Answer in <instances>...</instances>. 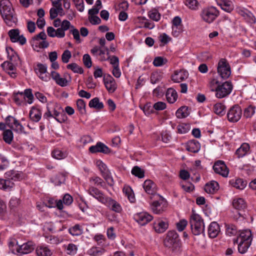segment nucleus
<instances>
[{"label":"nucleus","mask_w":256,"mask_h":256,"mask_svg":"<svg viewBox=\"0 0 256 256\" xmlns=\"http://www.w3.org/2000/svg\"><path fill=\"white\" fill-rule=\"evenodd\" d=\"M0 13L8 26H12L16 24L17 18L9 0H2L0 2Z\"/></svg>","instance_id":"f257e3e1"},{"label":"nucleus","mask_w":256,"mask_h":256,"mask_svg":"<svg viewBox=\"0 0 256 256\" xmlns=\"http://www.w3.org/2000/svg\"><path fill=\"white\" fill-rule=\"evenodd\" d=\"M165 247L170 248L173 252H178L182 246V243L178 234L175 230L168 231L164 240Z\"/></svg>","instance_id":"f03ea898"},{"label":"nucleus","mask_w":256,"mask_h":256,"mask_svg":"<svg viewBox=\"0 0 256 256\" xmlns=\"http://www.w3.org/2000/svg\"><path fill=\"white\" fill-rule=\"evenodd\" d=\"M190 223L192 232L194 235L198 236L204 233V220L199 214L193 213L190 216Z\"/></svg>","instance_id":"7ed1b4c3"},{"label":"nucleus","mask_w":256,"mask_h":256,"mask_svg":"<svg viewBox=\"0 0 256 256\" xmlns=\"http://www.w3.org/2000/svg\"><path fill=\"white\" fill-rule=\"evenodd\" d=\"M9 61H5L1 64V66L6 72L14 71L16 68V66L19 60L18 54L11 48H6Z\"/></svg>","instance_id":"20e7f679"},{"label":"nucleus","mask_w":256,"mask_h":256,"mask_svg":"<svg viewBox=\"0 0 256 256\" xmlns=\"http://www.w3.org/2000/svg\"><path fill=\"white\" fill-rule=\"evenodd\" d=\"M232 84L230 82L226 81L222 84H218L215 89L212 88V91L215 92V96L217 98H222L226 97L230 94L232 90Z\"/></svg>","instance_id":"39448f33"},{"label":"nucleus","mask_w":256,"mask_h":256,"mask_svg":"<svg viewBox=\"0 0 256 256\" xmlns=\"http://www.w3.org/2000/svg\"><path fill=\"white\" fill-rule=\"evenodd\" d=\"M218 15V10L213 6L204 8L200 14L202 19L208 24L212 23Z\"/></svg>","instance_id":"423d86ee"},{"label":"nucleus","mask_w":256,"mask_h":256,"mask_svg":"<svg viewBox=\"0 0 256 256\" xmlns=\"http://www.w3.org/2000/svg\"><path fill=\"white\" fill-rule=\"evenodd\" d=\"M7 179L4 180L5 190L10 188L14 186V182L12 180H22L24 176L22 172L10 170L6 173Z\"/></svg>","instance_id":"0eeeda50"},{"label":"nucleus","mask_w":256,"mask_h":256,"mask_svg":"<svg viewBox=\"0 0 256 256\" xmlns=\"http://www.w3.org/2000/svg\"><path fill=\"white\" fill-rule=\"evenodd\" d=\"M217 70L219 76L222 79L228 78L231 74L230 66L224 58H222L220 60Z\"/></svg>","instance_id":"6e6552de"},{"label":"nucleus","mask_w":256,"mask_h":256,"mask_svg":"<svg viewBox=\"0 0 256 256\" xmlns=\"http://www.w3.org/2000/svg\"><path fill=\"white\" fill-rule=\"evenodd\" d=\"M242 114L241 108L238 104H235L228 110L227 117L230 122H236L240 120Z\"/></svg>","instance_id":"1a4fd4ad"},{"label":"nucleus","mask_w":256,"mask_h":256,"mask_svg":"<svg viewBox=\"0 0 256 256\" xmlns=\"http://www.w3.org/2000/svg\"><path fill=\"white\" fill-rule=\"evenodd\" d=\"M213 169L214 172L222 176L223 177H227L229 170L224 162L218 160L214 164Z\"/></svg>","instance_id":"9d476101"},{"label":"nucleus","mask_w":256,"mask_h":256,"mask_svg":"<svg viewBox=\"0 0 256 256\" xmlns=\"http://www.w3.org/2000/svg\"><path fill=\"white\" fill-rule=\"evenodd\" d=\"M34 72L42 80L48 82L50 79L48 75L47 66L46 64H38L34 68Z\"/></svg>","instance_id":"9b49d317"},{"label":"nucleus","mask_w":256,"mask_h":256,"mask_svg":"<svg viewBox=\"0 0 256 256\" xmlns=\"http://www.w3.org/2000/svg\"><path fill=\"white\" fill-rule=\"evenodd\" d=\"M143 188L147 194L156 196V198H162L161 196L156 194V185L151 180H145L143 184Z\"/></svg>","instance_id":"f8f14e48"},{"label":"nucleus","mask_w":256,"mask_h":256,"mask_svg":"<svg viewBox=\"0 0 256 256\" xmlns=\"http://www.w3.org/2000/svg\"><path fill=\"white\" fill-rule=\"evenodd\" d=\"M159 200L154 201L151 204V208L156 214H160L164 211L166 206V204L162 197Z\"/></svg>","instance_id":"ddd939ff"},{"label":"nucleus","mask_w":256,"mask_h":256,"mask_svg":"<svg viewBox=\"0 0 256 256\" xmlns=\"http://www.w3.org/2000/svg\"><path fill=\"white\" fill-rule=\"evenodd\" d=\"M88 194L94 198L98 200L102 204L106 202V200L108 197L105 196L104 194L98 189L94 186H91L88 190Z\"/></svg>","instance_id":"4468645a"},{"label":"nucleus","mask_w":256,"mask_h":256,"mask_svg":"<svg viewBox=\"0 0 256 256\" xmlns=\"http://www.w3.org/2000/svg\"><path fill=\"white\" fill-rule=\"evenodd\" d=\"M134 220L141 226H144L151 221L152 216L146 212L137 213L134 215Z\"/></svg>","instance_id":"2eb2a0df"},{"label":"nucleus","mask_w":256,"mask_h":256,"mask_svg":"<svg viewBox=\"0 0 256 256\" xmlns=\"http://www.w3.org/2000/svg\"><path fill=\"white\" fill-rule=\"evenodd\" d=\"M89 151L92 154L102 152L105 154L110 152V148L104 144L98 142L96 145L90 147Z\"/></svg>","instance_id":"dca6fc26"},{"label":"nucleus","mask_w":256,"mask_h":256,"mask_svg":"<svg viewBox=\"0 0 256 256\" xmlns=\"http://www.w3.org/2000/svg\"><path fill=\"white\" fill-rule=\"evenodd\" d=\"M104 82L106 90L109 92H114L116 88V84L114 79L110 76L104 78Z\"/></svg>","instance_id":"f3484780"},{"label":"nucleus","mask_w":256,"mask_h":256,"mask_svg":"<svg viewBox=\"0 0 256 256\" xmlns=\"http://www.w3.org/2000/svg\"><path fill=\"white\" fill-rule=\"evenodd\" d=\"M188 72L185 70L175 71L174 74L172 76V80L174 82H180L188 78Z\"/></svg>","instance_id":"a211bd4d"},{"label":"nucleus","mask_w":256,"mask_h":256,"mask_svg":"<svg viewBox=\"0 0 256 256\" xmlns=\"http://www.w3.org/2000/svg\"><path fill=\"white\" fill-rule=\"evenodd\" d=\"M34 248L32 242H28L22 245L18 246L16 248L18 252L22 254H27L32 252Z\"/></svg>","instance_id":"6ab92c4d"},{"label":"nucleus","mask_w":256,"mask_h":256,"mask_svg":"<svg viewBox=\"0 0 256 256\" xmlns=\"http://www.w3.org/2000/svg\"><path fill=\"white\" fill-rule=\"evenodd\" d=\"M104 204L110 208L111 210L116 212H120L122 210L120 205L117 202L110 198L108 197L106 200V202Z\"/></svg>","instance_id":"aec40b11"},{"label":"nucleus","mask_w":256,"mask_h":256,"mask_svg":"<svg viewBox=\"0 0 256 256\" xmlns=\"http://www.w3.org/2000/svg\"><path fill=\"white\" fill-rule=\"evenodd\" d=\"M220 232V228L216 222H212L209 226L208 228V234L210 238H214L216 237Z\"/></svg>","instance_id":"412c9836"},{"label":"nucleus","mask_w":256,"mask_h":256,"mask_svg":"<svg viewBox=\"0 0 256 256\" xmlns=\"http://www.w3.org/2000/svg\"><path fill=\"white\" fill-rule=\"evenodd\" d=\"M29 116L32 121L38 122L41 119L42 112L39 108L33 106L30 112Z\"/></svg>","instance_id":"4be33fe9"},{"label":"nucleus","mask_w":256,"mask_h":256,"mask_svg":"<svg viewBox=\"0 0 256 256\" xmlns=\"http://www.w3.org/2000/svg\"><path fill=\"white\" fill-rule=\"evenodd\" d=\"M219 184L216 181L207 183L204 186V190L208 194H214L218 190Z\"/></svg>","instance_id":"5701e85b"},{"label":"nucleus","mask_w":256,"mask_h":256,"mask_svg":"<svg viewBox=\"0 0 256 256\" xmlns=\"http://www.w3.org/2000/svg\"><path fill=\"white\" fill-rule=\"evenodd\" d=\"M51 76L54 80L58 85L61 86H65L67 85L68 80L66 78H62L60 76V74L56 72L52 71L50 74Z\"/></svg>","instance_id":"b1692460"},{"label":"nucleus","mask_w":256,"mask_h":256,"mask_svg":"<svg viewBox=\"0 0 256 256\" xmlns=\"http://www.w3.org/2000/svg\"><path fill=\"white\" fill-rule=\"evenodd\" d=\"M229 183L232 186L239 190H243L247 184V182L242 178L231 180Z\"/></svg>","instance_id":"393cba45"},{"label":"nucleus","mask_w":256,"mask_h":256,"mask_svg":"<svg viewBox=\"0 0 256 256\" xmlns=\"http://www.w3.org/2000/svg\"><path fill=\"white\" fill-rule=\"evenodd\" d=\"M200 143L196 140H190L186 146V150L190 152L196 153L200 150Z\"/></svg>","instance_id":"a878e982"},{"label":"nucleus","mask_w":256,"mask_h":256,"mask_svg":"<svg viewBox=\"0 0 256 256\" xmlns=\"http://www.w3.org/2000/svg\"><path fill=\"white\" fill-rule=\"evenodd\" d=\"M222 8L228 12H230L234 10L232 3L230 0H217Z\"/></svg>","instance_id":"bb28decb"},{"label":"nucleus","mask_w":256,"mask_h":256,"mask_svg":"<svg viewBox=\"0 0 256 256\" xmlns=\"http://www.w3.org/2000/svg\"><path fill=\"white\" fill-rule=\"evenodd\" d=\"M166 97L168 102L173 104L178 98L177 92L174 89L170 88L166 91Z\"/></svg>","instance_id":"cd10ccee"},{"label":"nucleus","mask_w":256,"mask_h":256,"mask_svg":"<svg viewBox=\"0 0 256 256\" xmlns=\"http://www.w3.org/2000/svg\"><path fill=\"white\" fill-rule=\"evenodd\" d=\"M250 146L248 144L244 143L240 148H238L236 152V154L238 158H240L246 155L250 150Z\"/></svg>","instance_id":"c85d7f7f"},{"label":"nucleus","mask_w":256,"mask_h":256,"mask_svg":"<svg viewBox=\"0 0 256 256\" xmlns=\"http://www.w3.org/2000/svg\"><path fill=\"white\" fill-rule=\"evenodd\" d=\"M168 227V224L166 222L160 220L154 226V228L156 232L163 233L164 232Z\"/></svg>","instance_id":"c756f323"},{"label":"nucleus","mask_w":256,"mask_h":256,"mask_svg":"<svg viewBox=\"0 0 256 256\" xmlns=\"http://www.w3.org/2000/svg\"><path fill=\"white\" fill-rule=\"evenodd\" d=\"M239 238L240 242H252V238L251 231L248 230L242 231L239 234Z\"/></svg>","instance_id":"7c9ffc66"},{"label":"nucleus","mask_w":256,"mask_h":256,"mask_svg":"<svg viewBox=\"0 0 256 256\" xmlns=\"http://www.w3.org/2000/svg\"><path fill=\"white\" fill-rule=\"evenodd\" d=\"M190 114L188 107L186 106H181L176 112V114L178 118H182L188 116Z\"/></svg>","instance_id":"2f4dec72"},{"label":"nucleus","mask_w":256,"mask_h":256,"mask_svg":"<svg viewBox=\"0 0 256 256\" xmlns=\"http://www.w3.org/2000/svg\"><path fill=\"white\" fill-rule=\"evenodd\" d=\"M36 251L38 256H51L52 254L48 247L43 246H38Z\"/></svg>","instance_id":"473e14b6"},{"label":"nucleus","mask_w":256,"mask_h":256,"mask_svg":"<svg viewBox=\"0 0 256 256\" xmlns=\"http://www.w3.org/2000/svg\"><path fill=\"white\" fill-rule=\"evenodd\" d=\"M90 108H94L96 110H101L104 108V104L100 101L99 98L96 97L91 100L88 104Z\"/></svg>","instance_id":"72a5a7b5"},{"label":"nucleus","mask_w":256,"mask_h":256,"mask_svg":"<svg viewBox=\"0 0 256 256\" xmlns=\"http://www.w3.org/2000/svg\"><path fill=\"white\" fill-rule=\"evenodd\" d=\"M226 106L222 103H217L214 106V112L218 115L222 116L226 114Z\"/></svg>","instance_id":"f704fd0d"},{"label":"nucleus","mask_w":256,"mask_h":256,"mask_svg":"<svg viewBox=\"0 0 256 256\" xmlns=\"http://www.w3.org/2000/svg\"><path fill=\"white\" fill-rule=\"evenodd\" d=\"M232 205L234 208L238 210H244L246 208V203L244 200L242 198L234 200Z\"/></svg>","instance_id":"c9c22d12"},{"label":"nucleus","mask_w":256,"mask_h":256,"mask_svg":"<svg viewBox=\"0 0 256 256\" xmlns=\"http://www.w3.org/2000/svg\"><path fill=\"white\" fill-rule=\"evenodd\" d=\"M65 175L64 174L60 173L56 174L54 178H51L52 182L56 186H59L65 182Z\"/></svg>","instance_id":"e433bc0d"},{"label":"nucleus","mask_w":256,"mask_h":256,"mask_svg":"<svg viewBox=\"0 0 256 256\" xmlns=\"http://www.w3.org/2000/svg\"><path fill=\"white\" fill-rule=\"evenodd\" d=\"M185 4L190 10H196L198 9L200 3L197 0H186Z\"/></svg>","instance_id":"4c0bfd02"},{"label":"nucleus","mask_w":256,"mask_h":256,"mask_svg":"<svg viewBox=\"0 0 256 256\" xmlns=\"http://www.w3.org/2000/svg\"><path fill=\"white\" fill-rule=\"evenodd\" d=\"M104 249L102 248L98 247H92L88 250V252L90 256H99L104 254Z\"/></svg>","instance_id":"58836bf2"},{"label":"nucleus","mask_w":256,"mask_h":256,"mask_svg":"<svg viewBox=\"0 0 256 256\" xmlns=\"http://www.w3.org/2000/svg\"><path fill=\"white\" fill-rule=\"evenodd\" d=\"M3 139L4 141L10 144L13 140V133L10 130H4L3 132Z\"/></svg>","instance_id":"ea45409f"},{"label":"nucleus","mask_w":256,"mask_h":256,"mask_svg":"<svg viewBox=\"0 0 256 256\" xmlns=\"http://www.w3.org/2000/svg\"><path fill=\"white\" fill-rule=\"evenodd\" d=\"M226 234L229 236H235L238 233V229L236 226L232 224H228L226 226Z\"/></svg>","instance_id":"a19ab883"},{"label":"nucleus","mask_w":256,"mask_h":256,"mask_svg":"<svg viewBox=\"0 0 256 256\" xmlns=\"http://www.w3.org/2000/svg\"><path fill=\"white\" fill-rule=\"evenodd\" d=\"M68 154L66 152H62L60 150H54L52 152V156L56 159L62 160L66 158Z\"/></svg>","instance_id":"79ce46f5"},{"label":"nucleus","mask_w":256,"mask_h":256,"mask_svg":"<svg viewBox=\"0 0 256 256\" xmlns=\"http://www.w3.org/2000/svg\"><path fill=\"white\" fill-rule=\"evenodd\" d=\"M8 36L10 40L12 42H18L17 38L20 35V30L18 29H12L10 30L8 32Z\"/></svg>","instance_id":"37998d69"},{"label":"nucleus","mask_w":256,"mask_h":256,"mask_svg":"<svg viewBox=\"0 0 256 256\" xmlns=\"http://www.w3.org/2000/svg\"><path fill=\"white\" fill-rule=\"evenodd\" d=\"M72 236H80L82 233V230L80 228V226L76 224L72 228H70L68 230Z\"/></svg>","instance_id":"c03bdc74"},{"label":"nucleus","mask_w":256,"mask_h":256,"mask_svg":"<svg viewBox=\"0 0 256 256\" xmlns=\"http://www.w3.org/2000/svg\"><path fill=\"white\" fill-rule=\"evenodd\" d=\"M132 174L140 178L144 176V171L138 166H134L132 170Z\"/></svg>","instance_id":"a18cd8bd"},{"label":"nucleus","mask_w":256,"mask_h":256,"mask_svg":"<svg viewBox=\"0 0 256 256\" xmlns=\"http://www.w3.org/2000/svg\"><path fill=\"white\" fill-rule=\"evenodd\" d=\"M252 242H240L238 245V250L240 254H244L250 246Z\"/></svg>","instance_id":"49530a36"},{"label":"nucleus","mask_w":256,"mask_h":256,"mask_svg":"<svg viewBox=\"0 0 256 256\" xmlns=\"http://www.w3.org/2000/svg\"><path fill=\"white\" fill-rule=\"evenodd\" d=\"M68 69L71 70L75 73L82 74L84 72V70L82 67L79 66L76 63H72L66 66Z\"/></svg>","instance_id":"de8ad7c7"},{"label":"nucleus","mask_w":256,"mask_h":256,"mask_svg":"<svg viewBox=\"0 0 256 256\" xmlns=\"http://www.w3.org/2000/svg\"><path fill=\"white\" fill-rule=\"evenodd\" d=\"M24 100V96L23 92H18L14 93V102L18 105H20Z\"/></svg>","instance_id":"09e8293b"},{"label":"nucleus","mask_w":256,"mask_h":256,"mask_svg":"<svg viewBox=\"0 0 256 256\" xmlns=\"http://www.w3.org/2000/svg\"><path fill=\"white\" fill-rule=\"evenodd\" d=\"M76 106L78 110L80 112V113L82 114H85L86 113V102L82 99H78L76 102Z\"/></svg>","instance_id":"8fccbe9b"},{"label":"nucleus","mask_w":256,"mask_h":256,"mask_svg":"<svg viewBox=\"0 0 256 256\" xmlns=\"http://www.w3.org/2000/svg\"><path fill=\"white\" fill-rule=\"evenodd\" d=\"M148 15L150 18L156 22L158 21L160 18V14L156 9L150 11Z\"/></svg>","instance_id":"3c124183"},{"label":"nucleus","mask_w":256,"mask_h":256,"mask_svg":"<svg viewBox=\"0 0 256 256\" xmlns=\"http://www.w3.org/2000/svg\"><path fill=\"white\" fill-rule=\"evenodd\" d=\"M123 191L125 192L129 200L131 202H134L135 200V198L131 188L130 187L124 188Z\"/></svg>","instance_id":"603ef678"},{"label":"nucleus","mask_w":256,"mask_h":256,"mask_svg":"<svg viewBox=\"0 0 256 256\" xmlns=\"http://www.w3.org/2000/svg\"><path fill=\"white\" fill-rule=\"evenodd\" d=\"M255 107L252 106H249L244 110V116L246 118H251L254 114Z\"/></svg>","instance_id":"864d4df0"},{"label":"nucleus","mask_w":256,"mask_h":256,"mask_svg":"<svg viewBox=\"0 0 256 256\" xmlns=\"http://www.w3.org/2000/svg\"><path fill=\"white\" fill-rule=\"evenodd\" d=\"M24 96V99L26 98H28V102L29 104H31L33 102L34 96L32 94V90L30 88L26 89L23 92Z\"/></svg>","instance_id":"5fc2aeb1"},{"label":"nucleus","mask_w":256,"mask_h":256,"mask_svg":"<svg viewBox=\"0 0 256 256\" xmlns=\"http://www.w3.org/2000/svg\"><path fill=\"white\" fill-rule=\"evenodd\" d=\"M172 30L173 32H176V29L178 28V26H180V24L182 23V20L181 18L177 16L174 18L172 21Z\"/></svg>","instance_id":"6e6d98bb"},{"label":"nucleus","mask_w":256,"mask_h":256,"mask_svg":"<svg viewBox=\"0 0 256 256\" xmlns=\"http://www.w3.org/2000/svg\"><path fill=\"white\" fill-rule=\"evenodd\" d=\"M141 108L143 110V112L146 115H149L150 114L153 113L154 112L153 106H151L150 103H146Z\"/></svg>","instance_id":"4d7b16f0"},{"label":"nucleus","mask_w":256,"mask_h":256,"mask_svg":"<svg viewBox=\"0 0 256 256\" xmlns=\"http://www.w3.org/2000/svg\"><path fill=\"white\" fill-rule=\"evenodd\" d=\"M166 59H164L161 56H158L154 59L153 64L156 66H160L166 64Z\"/></svg>","instance_id":"13d9d810"},{"label":"nucleus","mask_w":256,"mask_h":256,"mask_svg":"<svg viewBox=\"0 0 256 256\" xmlns=\"http://www.w3.org/2000/svg\"><path fill=\"white\" fill-rule=\"evenodd\" d=\"M66 250L68 251V254L74 255L76 253L78 248L74 244H70L67 246Z\"/></svg>","instance_id":"bf43d9fd"},{"label":"nucleus","mask_w":256,"mask_h":256,"mask_svg":"<svg viewBox=\"0 0 256 256\" xmlns=\"http://www.w3.org/2000/svg\"><path fill=\"white\" fill-rule=\"evenodd\" d=\"M20 204V200L16 198H12L9 202V206L11 210H14L18 207Z\"/></svg>","instance_id":"052dcab7"},{"label":"nucleus","mask_w":256,"mask_h":256,"mask_svg":"<svg viewBox=\"0 0 256 256\" xmlns=\"http://www.w3.org/2000/svg\"><path fill=\"white\" fill-rule=\"evenodd\" d=\"M83 62L84 65L88 68H90L92 65V62L90 56L88 54H84L83 56Z\"/></svg>","instance_id":"680f3d73"},{"label":"nucleus","mask_w":256,"mask_h":256,"mask_svg":"<svg viewBox=\"0 0 256 256\" xmlns=\"http://www.w3.org/2000/svg\"><path fill=\"white\" fill-rule=\"evenodd\" d=\"M102 174L110 186H112L114 185V180L112 176H110V172L109 170Z\"/></svg>","instance_id":"e2e57ef3"},{"label":"nucleus","mask_w":256,"mask_h":256,"mask_svg":"<svg viewBox=\"0 0 256 256\" xmlns=\"http://www.w3.org/2000/svg\"><path fill=\"white\" fill-rule=\"evenodd\" d=\"M13 126L14 128L12 129L18 132H23L24 127L16 119L14 120V123L13 124Z\"/></svg>","instance_id":"0e129e2a"},{"label":"nucleus","mask_w":256,"mask_h":256,"mask_svg":"<svg viewBox=\"0 0 256 256\" xmlns=\"http://www.w3.org/2000/svg\"><path fill=\"white\" fill-rule=\"evenodd\" d=\"M166 107V104L162 102H158L153 105L154 109L156 110H164Z\"/></svg>","instance_id":"69168bd1"},{"label":"nucleus","mask_w":256,"mask_h":256,"mask_svg":"<svg viewBox=\"0 0 256 256\" xmlns=\"http://www.w3.org/2000/svg\"><path fill=\"white\" fill-rule=\"evenodd\" d=\"M182 188L186 192H190L194 190V186L190 182H185L182 184Z\"/></svg>","instance_id":"338daca9"},{"label":"nucleus","mask_w":256,"mask_h":256,"mask_svg":"<svg viewBox=\"0 0 256 256\" xmlns=\"http://www.w3.org/2000/svg\"><path fill=\"white\" fill-rule=\"evenodd\" d=\"M71 56L72 54L68 50H66L62 54V60L63 62L68 63Z\"/></svg>","instance_id":"774afa93"}]
</instances>
